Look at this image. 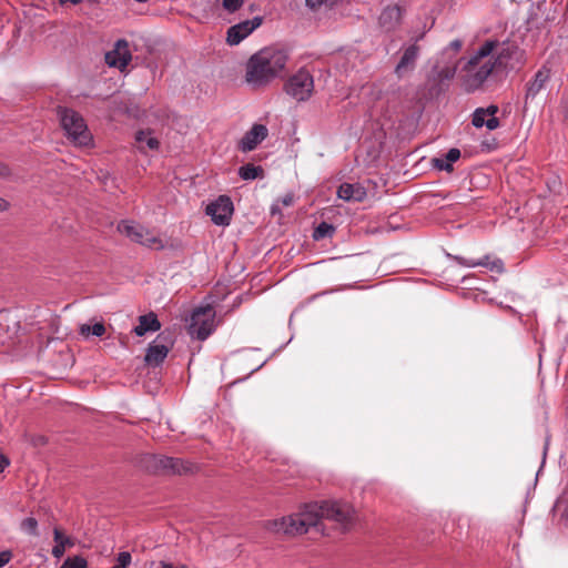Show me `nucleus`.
Wrapping results in <instances>:
<instances>
[{
  "label": "nucleus",
  "instance_id": "6e6552de",
  "mask_svg": "<svg viewBox=\"0 0 568 568\" xmlns=\"http://www.w3.org/2000/svg\"><path fill=\"white\" fill-rule=\"evenodd\" d=\"M118 230L131 241L148 248H164L163 241L160 236L133 221H121L118 225Z\"/></svg>",
  "mask_w": 568,
  "mask_h": 568
},
{
  "label": "nucleus",
  "instance_id": "c9c22d12",
  "mask_svg": "<svg viewBox=\"0 0 568 568\" xmlns=\"http://www.w3.org/2000/svg\"><path fill=\"white\" fill-rule=\"evenodd\" d=\"M8 465L9 460L2 454H0V473H2Z\"/></svg>",
  "mask_w": 568,
  "mask_h": 568
},
{
  "label": "nucleus",
  "instance_id": "cd10ccee",
  "mask_svg": "<svg viewBox=\"0 0 568 568\" xmlns=\"http://www.w3.org/2000/svg\"><path fill=\"white\" fill-rule=\"evenodd\" d=\"M64 568H87V559L82 556L68 557L64 562Z\"/></svg>",
  "mask_w": 568,
  "mask_h": 568
},
{
  "label": "nucleus",
  "instance_id": "f704fd0d",
  "mask_svg": "<svg viewBox=\"0 0 568 568\" xmlns=\"http://www.w3.org/2000/svg\"><path fill=\"white\" fill-rule=\"evenodd\" d=\"M281 203L284 205V206H290L293 204V195H285L281 199Z\"/></svg>",
  "mask_w": 568,
  "mask_h": 568
},
{
  "label": "nucleus",
  "instance_id": "7c9ffc66",
  "mask_svg": "<svg viewBox=\"0 0 568 568\" xmlns=\"http://www.w3.org/2000/svg\"><path fill=\"white\" fill-rule=\"evenodd\" d=\"M487 268L498 274H501L505 271L504 262L500 258L490 260V262L487 265Z\"/></svg>",
  "mask_w": 568,
  "mask_h": 568
},
{
  "label": "nucleus",
  "instance_id": "39448f33",
  "mask_svg": "<svg viewBox=\"0 0 568 568\" xmlns=\"http://www.w3.org/2000/svg\"><path fill=\"white\" fill-rule=\"evenodd\" d=\"M57 113L69 140L80 146H87L91 143L92 135L79 112L73 109L59 106Z\"/></svg>",
  "mask_w": 568,
  "mask_h": 568
},
{
  "label": "nucleus",
  "instance_id": "4be33fe9",
  "mask_svg": "<svg viewBox=\"0 0 568 568\" xmlns=\"http://www.w3.org/2000/svg\"><path fill=\"white\" fill-rule=\"evenodd\" d=\"M135 142L141 152H145L146 150H158L160 146L159 140L152 136V132L150 130L138 131L135 134Z\"/></svg>",
  "mask_w": 568,
  "mask_h": 568
},
{
  "label": "nucleus",
  "instance_id": "6ab92c4d",
  "mask_svg": "<svg viewBox=\"0 0 568 568\" xmlns=\"http://www.w3.org/2000/svg\"><path fill=\"white\" fill-rule=\"evenodd\" d=\"M366 195V189L361 183H342L337 190V196L347 202H362Z\"/></svg>",
  "mask_w": 568,
  "mask_h": 568
},
{
  "label": "nucleus",
  "instance_id": "f257e3e1",
  "mask_svg": "<svg viewBox=\"0 0 568 568\" xmlns=\"http://www.w3.org/2000/svg\"><path fill=\"white\" fill-rule=\"evenodd\" d=\"M354 510L347 503L324 500L305 505L304 509L270 523V529L276 534L302 535L310 527L316 526L321 518L347 525L353 518Z\"/></svg>",
  "mask_w": 568,
  "mask_h": 568
},
{
  "label": "nucleus",
  "instance_id": "2eb2a0df",
  "mask_svg": "<svg viewBox=\"0 0 568 568\" xmlns=\"http://www.w3.org/2000/svg\"><path fill=\"white\" fill-rule=\"evenodd\" d=\"M268 130L263 124H254L237 143V149L242 152H250L266 139Z\"/></svg>",
  "mask_w": 568,
  "mask_h": 568
},
{
  "label": "nucleus",
  "instance_id": "2f4dec72",
  "mask_svg": "<svg viewBox=\"0 0 568 568\" xmlns=\"http://www.w3.org/2000/svg\"><path fill=\"white\" fill-rule=\"evenodd\" d=\"M455 261L466 267H476L475 260L473 258H465L463 256H455Z\"/></svg>",
  "mask_w": 568,
  "mask_h": 568
},
{
  "label": "nucleus",
  "instance_id": "72a5a7b5",
  "mask_svg": "<svg viewBox=\"0 0 568 568\" xmlns=\"http://www.w3.org/2000/svg\"><path fill=\"white\" fill-rule=\"evenodd\" d=\"M489 262H490V256L489 255H485L483 258L475 260L476 266L487 267Z\"/></svg>",
  "mask_w": 568,
  "mask_h": 568
},
{
  "label": "nucleus",
  "instance_id": "ea45409f",
  "mask_svg": "<svg viewBox=\"0 0 568 568\" xmlns=\"http://www.w3.org/2000/svg\"><path fill=\"white\" fill-rule=\"evenodd\" d=\"M8 168L0 163V176H4L8 174Z\"/></svg>",
  "mask_w": 568,
  "mask_h": 568
},
{
  "label": "nucleus",
  "instance_id": "9d476101",
  "mask_svg": "<svg viewBox=\"0 0 568 568\" xmlns=\"http://www.w3.org/2000/svg\"><path fill=\"white\" fill-rule=\"evenodd\" d=\"M233 212L234 205L227 195H220L205 209L206 215L211 216L212 222L220 226H227L230 224Z\"/></svg>",
  "mask_w": 568,
  "mask_h": 568
},
{
  "label": "nucleus",
  "instance_id": "bb28decb",
  "mask_svg": "<svg viewBox=\"0 0 568 568\" xmlns=\"http://www.w3.org/2000/svg\"><path fill=\"white\" fill-rule=\"evenodd\" d=\"M21 529L31 535V536H38V520L33 517H27L24 518L20 524Z\"/></svg>",
  "mask_w": 568,
  "mask_h": 568
},
{
  "label": "nucleus",
  "instance_id": "1a4fd4ad",
  "mask_svg": "<svg viewBox=\"0 0 568 568\" xmlns=\"http://www.w3.org/2000/svg\"><path fill=\"white\" fill-rule=\"evenodd\" d=\"M284 91L297 102H305L313 94L314 78L310 71L302 68L287 79L284 84Z\"/></svg>",
  "mask_w": 568,
  "mask_h": 568
},
{
  "label": "nucleus",
  "instance_id": "4c0bfd02",
  "mask_svg": "<svg viewBox=\"0 0 568 568\" xmlns=\"http://www.w3.org/2000/svg\"><path fill=\"white\" fill-rule=\"evenodd\" d=\"M271 213L273 215L275 214H281V207L278 205V203H274L272 206H271Z\"/></svg>",
  "mask_w": 568,
  "mask_h": 568
},
{
  "label": "nucleus",
  "instance_id": "7ed1b4c3",
  "mask_svg": "<svg viewBox=\"0 0 568 568\" xmlns=\"http://www.w3.org/2000/svg\"><path fill=\"white\" fill-rule=\"evenodd\" d=\"M286 51L276 48H264L254 53L246 64L245 80L254 88L267 85L278 78L287 63Z\"/></svg>",
  "mask_w": 568,
  "mask_h": 568
},
{
  "label": "nucleus",
  "instance_id": "b1692460",
  "mask_svg": "<svg viewBox=\"0 0 568 568\" xmlns=\"http://www.w3.org/2000/svg\"><path fill=\"white\" fill-rule=\"evenodd\" d=\"M263 174H264V170L262 166L254 165L251 163L244 164V165L240 166V169H239V176L245 181H251V180H255L257 178H263Z\"/></svg>",
  "mask_w": 568,
  "mask_h": 568
},
{
  "label": "nucleus",
  "instance_id": "5701e85b",
  "mask_svg": "<svg viewBox=\"0 0 568 568\" xmlns=\"http://www.w3.org/2000/svg\"><path fill=\"white\" fill-rule=\"evenodd\" d=\"M55 545L52 548V556L55 558H61L65 551L67 547H72L74 542L69 537H64L59 528H54L53 530Z\"/></svg>",
  "mask_w": 568,
  "mask_h": 568
},
{
  "label": "nucleus",
  "instance_id": "412c9836",
  "mask_svg": "<svg viewBox=\"0 0 568 568\" xmlns=\"http://www.w3.org/2000/svg\"><path fill=\"white\" fill-rule=\"evenodd\" d=\"M161 328L158 316L150 312L149 314L139 316V324L133 328L136 336H143L148 332H156Z\"/></svg>",
  "mask_w": 568,
  "mask_h": 568
},
{
  "label": "nucleus",
  "instance_id": "c03bdc74",
  "mask_svg": "<svg viewBox=\"0 0 568 568\" xmlns=\"http://www.w3.org/2000/svg\"><path fill=\"white\" fill-rule=\"evenodd\" d=\"M60 3L64 4L68 2V0H59Z\"/></svg>",
  "mask_w": 568,
  "mask_h": 568
},
{
  "label": "nucleus",
  "instance_id": "a211bd4d",
  "mask_svg": "<svg viewBox=\"0 0 568 568\" xmlns=\"http://www.w3.org/2000/svg\"><path fill=\"white\" fill-rule=\"evenodd\" d=\"M402 17L403 10L399 6H388L382 11L378 21L386 31H392L399 26Z\"/></svg>",
  "mask_w": 568,
  "mask_h": 568
},
{
  "label": "nucleus",
  "instance_id": "dca6fc26",
  "mask_svg": "<svg viewBox=\"0 0 568 568\" xmlns=\"http://www.w3.org/2000/svg\"><path fill=\"white\" fill-rule=\"evenodd\" d=\"M162 338H164L163 334L158 335L146 349L144 361L149 366L156 367L161 365L170 352L168 345L159 343Z\"/></svg>",
  "mask_w": 568,
  "mask_h": 568
},
{
  "label": "nucleus",
  "instance_id": "58836bf2",
  "mask_svg": "<svg viewBox=\"0 0 568 568\" xmlns=\"http://www.w3.org/2000/svg\"><path fill=\"white\" fill-rule=\"evenodd\" d=\"M450 47L455 50H459L462 48V41L460 40H454L450 42Z\"/></svg>",
  "mask_w": 568,
  "mask_h": 568
},
{
  "label": "nucleus",
  "instance_id": "393cba45",
  "mask_svg": "<svg viewBox=\"0 0 568 568\" xmlns=\"http://www.w3.org/2000/svg\"><path fill=\"white\" fill-rule=\"evenodd\" d=\"M335 232H336V227L333 224L323 221L315 227V230L313 232V239L315 241L331 239V237H333Z\"/></svg>",
  "mask_w": 568,
  "mask_h": 568
},
{
  "label": "nucleus",
  "instance_id": "37998d69",
  "mask_svg": "<svg viewBox=\"0 0 568 568\" xmlns=\"http://www.w3.org/2000/svg\"><path fill=\"white\" fill-rule=\"evenodd\" d=\"M565 118L568 119V106L565 109Z\"/></svg>",
  "mask_w": 568,
  "mask_h": 568
},
{
  "label": "nucleus",
  "instance_id": "ddd939ff",
  "mask_svg": "<svg viewBox=\"0 0 568 568\" xmlns=\"http://www.w3.org/2000/svg\"><path fill=\"white\" fill-rule=\"evenodd\" d=\"M424 37V33L418 36L415 42L408 45L400 57L397 65L395 67V74L402 78L406 72L414 70L416 61L419 57L420 48L417 42Z\"/></svg>",
  "mask_w": 568,
  "mask_h": 568
},
{
  "label": "nucleus",
  "instance_id": "9b49d317",
  "mask_svg": "<svg viewBox=\"0 0 568 568\" xmlns=\"http://www.w3.org/2000/svg\"><path fill=\"white\" fill-rule=\"evenodd\" d=\"M263 22L262 17H254L251 20L241 21L229 28L226 33V41L230 45H236L254 30H256Z\"/></svg>",
  "mask_w": 568,
  "mask_h": 568
},
{
  "label": "nucleus",
  "instance_id": "f3484780",
  "mask_svg": "<svg viewBox=\"0 0 568 568\" xmlns=\"http://www.w3.org/2000/svg\"><path fill=\"white\" fill-rule=\"evenodd\" d=\"M551 69L548 65H542L534 75V79L527 83L526 100L535 99L537 94L545 88L546 83L550 80Z\"/></svg>",
  "mask_w": 568,
  "mask_h": 568
},
{
  "label": "nucleus",
  "instance_id": "79ce46f5",
  "mask_svg": "<svg viewBox=\"0 0 568 568\" xmlns=\"http://www.w3.org/2000/svg\"><path fill=\"white\" fill-rule=\"evenodd\" d=\"M82 0H68V2H71L72 4H78L80 3Z\"/></svg>",
  "mask_w": 568,
  "mask_h": 568
},
{
  "label": "nucleus",
  "instance_id": "a878e982",
  "mask_svg": "<svg viewBox=\"0 0 568 568\" xmlns=\"http://www.w3.org/2000/svg\"><path fill=\"white\" fill-rule=\"evenodd\" d=\"M79 333L83 337H89L90 335L101 337L105 333V326L102 322H98L92 326L89 324H81Z\"/></svg>",
  "mask_w": 568,
  "mask_h": 568
},
{
  "label": "nucleus",
  "instance_id": "20e7f679",
  "mask_svg": "<svg viewBox=\"0 0 568 568\" xmlns=\"http://www.w3.org/2000/svg\"><path fill=\"white\" fill-rule=\"evenodd\" d=\"M498 42L488 40L468 59L463 67L465 74L463 75V84L468 92L479 89L490 75L495 67L503 64V59L509 54L505 50L500 51L497 59L493 62L488 57L496 49Z\"/></svg>",
  "mask_w": 568,
  "mask_h": 568
},
{
  "label": "nucleus",
  "instance_id": "c85d7f7f",
  "mask_svg": "<svg viewBox=\"0 0 568 568\" xmlns=\"http://www.w3.org/2000/svg\"><path fill=\"white\" fill-rule=\"evenodd\" d=\"M132 557L129 551H121L118 555V564L113 568H128L131 564Z\"/></svg>",
  "mask_w": 568,
  "mask_h": 568
},
{
  "label": "nucleus",
  "instance_id": "aec40b11",
  "mask_svg": "<svg viewBox=\"0 0 568 568\" xmlns=\"http://www.w3.org/2000/svg\"><path fill=\"white\" fill-rule=\"evenodd\" d=\"M460 158V150L452 148L446 154L432 159L433 168L439 171L453 172V164Z\"/></svg>",
  "mask_w": 568,
  "mask_h": 568
},
{
  "label": "nucleus",
  "instance_id": "473e14b6",
  "mask_svg": "<svg viewBox=\"0 0 568 568\" xmlns=\"http://www.w3.org/2000/svg\"><path fill=\"white\" fill-rule=\"evenodd\" d=\"M12 558V552L10 550L0 551V568L6 566Z\"/></svg>",
  "mask_w": 568,
  "mask_h": 568
},
{
  "label": "nucleus",
  "instance_id": "e433bc0d",
  "mask_svg": "<svg viewBox=\"0 0 568 568\" xmlns=\"http://www.w3.org/2000/svg\"><path fill=\"white\" fill-rule=\"evenodd\" d=\"M442 73H443L444 78L450 79V78L454 77L455 69H448L447 68V69L443 70Z\"/></svg>",
  "mask_w": 568,
  "mask_h": 568
},
{
  "label": "nucleus",
  "instance_id": "f03ea898",
  "mask_svg": "<svg viewBox=\"0 0 568 568\" xmlns=\"http://www.w3.org/2000/svg\"><path fill=\"white\" fill-rule=\"evenodd\" d=\"M354 510L347 503L324 500L305 505L304 509L270 523V529L276 534L302 535L310 527L316 526L321 518L347 525L353 518Z\"/></svg>",
  "mask_w": 568,
  "mask_h": 568
},
{
  "label": "nucleus",
  "instance_id": "0eeeda50",
  "mask_svg": "<svg viewBox=\"0 0 568 568\" xmlns=\"http://www.w3.org/2000/svg\"><path fill=\"white\" fill-rule=\"evenodd\" d=\"M143 466L149 473L161 475H181L192 469L190 463L163 455H146Z\"/></svg>",
  "mask_w": 568,
  "mask_h": 568
},
{
  "label": "nucleus",
  "instance_id": "a19ab883",
  "mask_svg": "<svg viewBox=\"0 0 568 568\" xmlns=\"http://www.w3.org/2000/svg\"><path fill=\"white\" fill-rule=\"evenodd\" d=\"M8 206V202L0 197V211L6 210Z\"/></svg>",
  "mask_w": 568,
  "mask_h": 568
},
{
  "label": "nucleus",
  "instance_id": "4468645a",
  "mask_svg": "<svg viewBox=\"0 0 568 568\" xmlns=\"http://www.w3.org/2000/svg\"><path fill=\"white\" fill-rule=\"evenodd\" d=\"M498 106L495 104H490L486 109L477 108L473 113L471 124L475 128L485 125L489 131L496 130L500 125L498 118H496Z\"/></svg>",
  "mask_w": 568,
  "mask_h": 568
},
{
  "label": "nucleus",
  "instance_id": "f8f14e48",
  "mask_svg": "<svg viewBox=\"0 0 568 568\" xmlns=\"http://www.w3.org/2000/svg\"><path fill=\"white\" fill-rule=\"evenodd\" d=\"M132 59L129 43L124 39H119L114 48L105 53V63L111 68L123 70L128 67Z\"/></svg>",
  "mask_w": 568,
  "mask_h": 568
},
{
  "label": "nucleus",
  "instance_id": "c756f323",
  "mask_svg": "<svg viewBox=\"0 0 568 568\" xmlns=\"http://www.w3.org/2000/svg\"><path fill=\"white\" fill-rule=\"evenodd\" d=\"M244 3V0H223L224 10L230 13L236 12Z\"/></svg>",
  "mask_w": 568,
  "mask_h": 568
},
{
  "label": "nucleus",
  "instance_id": "423d86ee",
  "mask_svg": "<svg viewBox=\"0 0 568 568\" xmlns=\"http://www.w3.org/2000/svg\"><path fill=\"white\" fill-rule=\"evenodd\" d=\"M215 316V310L211 304L194 308L190 316V335L199 341H205L216 328Z\"/></svg>",
  "mask_w": 568,
  "mask_h": 568
}]
</instances>
